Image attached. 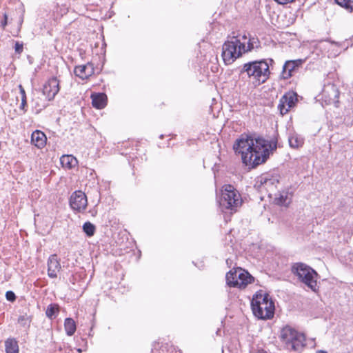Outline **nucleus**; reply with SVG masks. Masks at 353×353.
Listing matches in <instances>:
<instances>
[{"mask_svg": "<svg viewBox=\"0 0 353 353\" xmlns=\"http://www.w3.org/2000/svg\"><path fill=\"white\" fill-rule=\"evenodd\" d=\"M336 3L349 12L353 11V0H334Z\"/></svg>", "mask_w": 353, "mask_h": 353, "instance_id": "27", "label": "nucleus"}, {"mask_svg": "<svg viewBox=\"0 0 353 353\" xmlns=\"http://www.w3.org/2000/svg\"><path fill=\"white\" fill-rule=\"evenodd\" d=\"M304 61L305 60L301 59L286 61L283 65L280 79L288 80L291 78L301 68Z\"/></svg>", "mask_w": 353, "mask_h": 353, "instance_id": "12", "label": "nucleus"}, {"mask_svg": "<svg viewBox=\"0 0 353 353\" xmlns=\"http://www.w3.org/2000/svg\"><path fill=\"white\" fill-rule=\"evenodd\" d=\"M164 348H166V347H163L161 348V350L159 351V353H161V352L164 353V352H165Z\"/></svg>", "mask_w": 353, "mask_h": 353, "instance_id": "39", "label": "nucleus"}, {"mask_svg": "<svg viewBox=\"0 0 353 353\" xmlns=\"http://www.w3.org/2000/svg\"><path fill=\"white\" fill-rule=\"evenodd\" d=\"M315 353H327L326 351L324 350H318Z\"/></svg>", "mask_w": 353, "mask_h": 353, "instance_id": "38", "label": "nucleus"}, {"mask_svg": "<svg viewBox=\"0 0 353 353\" xmlns=\"http://www.w3.org/2000/svg\"><path fill=\"white\" fill-rule=\"evenodd\" d=\"M82 230L88 237H92L96 232V226L90 221H87L83 223Z\"/></svg>", "mask_w": 353, "mask_h": 353, "instance_id": "25", "label": "nucleus"}, {"mask_svg": "<svg viewBox=\"0 0 353 353\" xmlns=\"http://www.w3.org/2000/svg\"><path fill=\"white\" fill-rule=\"evenodd\" d=\"M89 213H90L92 216H95L97 214V210L94 208L89 210Z\"/></svg>", "mask_w": 353, "mask_h": 353, "instance_id": "36", "label": "nucleus"}, {"mask_svg": "<svg viewBox=\"0 0 353 353\" xmlns=\"http://www.w3.org/2000/svg\"><path fill=\"white\" fill-rule=\"evenodd\" d=\"M259 46V41L257 38H250L247 46L244 43V50H243V53L250 52L254 48H257Z\"/></svg>", "mask_w": 353, "mask_h": 353, "instance_id": "26", "label": "nucleus"}, {"mask_svg": "<svg viewBox=\"0 0 353 353\" xmlns=\"http://www.w3.org/2000/svg\"><path fill=\"white\" fill-rule=\"evenodd\" d=\"M92 106L97 109H102L107 105V96L105 93L99 92L91 96Z\"/></svg>", "mask_w": 353, "mask_h": 353, "instance_id": "17", "label": "nucleus"}, {"mask_svg": "<svg viewBox=\"0 0 353 353\" xmlns=\"http://www.w3.org/2000/svg\"><path fill=\"white\" fill-rule=\"evenodd\" d=\"M280 179L281 176L278 173H265L257 178L255 187L260 192L266 191L270 194L272 192L276 189Z\"/></svg>", "mask_w": 353, "mask_h": 353, "instance_id": "9", "label": "nucleus"}, {"mask_svg": "<svg viewBox=\"0 0 353 353\" xmlns=\"http://www.w3.org/2000/svg\"><path fill=\"white\" fill-rule=\"evenodd\" d=\"M265 59L267 60V63L269 65L270 70H273V64H274V61L271 58Z\"/></svg>", "mask_w": 353, "mask_h": 353, "instance_id": "34", "label": "nucleus"}, {"mask_svg": "<svg viewBox=\"0 0 353 353\" xmlns=\"http://www.w3.org/2000/svg\"><path fill=\"white\" fill-rule=\"evenodd\" d=\"M60 161L63 167L69 169L74 168L77 163V159L72 155H63Z\"/></svg>", "mask_w": 353, "mask_h": 353, "instance_id": "20", "label": "nucleus"}, {"mask_svg": "<svg viewBox=\"0 0 353 353\" xmlns=\"http://www.w3.org/2000/svg\"><path fill=\"white\" fill-rule=\"evenodd\" d=\"M244 72H246L250 78H252L259 84L265 83L270 74L269 65L265 59L245 63L241 70V74Z\"/></svg>", "mask_w": 353, "mask_h": 353, "instance_id": "5", "label": "nucleus"}, {"mask_svg": "<svg viewBox=\"0 0 353 353\" xmlns=\"http://www.w3.org/2000/svg\"><path fill=\"white\" fill-rule=\"evenodd\" d=\"M244 42L238 36H233L225 41L222 46L221 57L225 65H230L243 54Z\"/></svg>", "mask_w": 353, "mask_h": 353, "instance_id": "7", "label": "nucleus"}, {"mask_svg": "<svg viewBox=\"0 0 353 353\" xmlns=\"http://www.w3.org/2000/svg\"><path fill=\"white\" fill-rule=\"evenodd\" d=\"M27 106H28L27 99H21V103L19 107L20 110H23V112H26L27 111Z\"/></svg>", "mask_w": 353, "mask_h": 353, "instance_id": "30", "label": "nucleus"}, {"mask_svg": "<svg viewBox=\"0 0 353 353\" xmlns=\"http://www.w3.org/2000/svg\"><path fill=\"white\" fill-rule=\"evenodd\" d=\"M254 315L259 319L267 320L274 317V302L269 294L257 292L251 301Z\"/></svg>", "mask_w": 353, "mask_h": 353, "instance_id": "2", "label": "nucleus"}, {"mask_svg": "<svg viewBox=\"0 0 353 353\" xmlns=\"http://www.w3.org/2000/svg\"><path fill=\"white\" fill-rule=\"evenodd\" d=\"M242 203L240 193L233 185L225 184L222 187L219 204L223 212H227V210H230V214L236 212Z\"/></svg>", "mask_w": 353, "mask_h": 353, "instance_id": "4", "label": "nucleus"}, {"mask_svg": "<svg viewBox=\"0 0 353 353\" xmlns=\"http://www.w3.org/2000/svg\"><path fill=\"white\" fill-rule=\"evenodd\" d=\"M281 339L290 350L301 352L306 345L305 334L297 332L289 325H286L281 330Z\"/></svg>", "mask_w": 353, "mask_h": 353, "instance_id": "6", "label": "nucleus"}, {"mask_svg": "<svg viewBox=\"0 0 353 353\" xmlns=\"http://www.w3.org/2000/svg\"><path fill=\"white\" fill-rule=\"evenodd\" d=\"M60 311V307L57 303L50 304L46 310V316L50 320L57 318Z\"/></svg>", "mask_w": 353, "mask_h": 353, "instance_id": "23", "label": "nucleus"}, {"mask_svg": "<svg viewBox=\"0 0 353 353\" xmlns=\"http://www.w3.org/2000/svg\"><path fill=\"white\" fill-rule=\"evenodd\" d=\"M6 353H19L18 342L14 338H8L5 341Z\"/></svg>", "mask_w": 353, "mask_h": 353, "instance_id": "18", "label": "nucleus"}, {"mask_svg": "<svg viewBox=\"0 0 353 353\" xmlns=\"http://www.w3.org/2000/svg\"><path fill=\"white\" fill-rule=\"evenodd\" d=\"M291 272L300 282L305 284L312 292L315 293L319 292L317 279L320 276L312 267L302 262L294 263L292 265Z\"/></svg>", "mask_w": 353, "mask_h": 353, "instance_id": "3", "label": "nucleus"}, {"mask_svg": "<svg viewBox=\"0 0 353 353\" xmlns=\"http://www.w3.org/2000/svg\"><path fill=\"white\" fill-rule=\"evenodd\" d=\"M70 208L77 212H83L88 205L85 194L81 190L74 191L69 199Z\"/></svg>", "mask_w": 353, "mask_h": 353, "instance_id": "11", "label": "nucleus"}, {"mask_svg": "<svg viewBox=\"0 0 353 353\" xmlns=\"http://www.w3.org/2000/svg\"><path fill=\"white\" fill-rule=\"evenodd\" d=\"M276 148L277 140L268 141L255 134L245 137L242 134L233 145L235 152L241 154L242 162L250 168L265 163Z\"/></svg>", "mask_w": 353, "mask_h": 353, "instance_id": "1", "label": "nucleus"}, {"mask_svg": "<svg viewBox=\"0 0 353 353\" xmlns=\"http://www.w3.org/2000/svg\"><path fill=\"white\" fill-rule=\"evenodd\" d=\"M60 90L59 81L56 77H52L44 84L43 94L48 101L52 100Z\"/></svg>", "mask_w": 353, "mask_h": 353, "instance_id": "13", "label": "nucleus"}, {"mask_svg": "<svg viewBox=\"0 0 353 353\" xmlns=\"http://www.w3.org/2000/svg\"><path fill=\"white\" fill-rule=\"evenodd\" d=\"M276 2H277L279 4H287L289 3H292L295 1L296 0H274Z\"/></svg>", "mask_w": 353, "mask_h": 353, "instance_id": "35", "label": "nucleus"}, {"mask_svg": "<svg viewBox=\"0 0 353 353\" xmlns=\"http://www.w3.org/2000/svg\"><path fill=\"white\" fill-rule=\"evenodd\" d=\"M298 97L296 92L291 91L285 93L281 97L277 108L282 116L286 114L291 109L296 105L299 101Z\"/></svg>", "mask_w": 353, "mask_h": 353, "instance_id": "10", "label": "nucleus"}, {"mask_svg": "<svg viewBox=\"0 0 353 353\" xmlns=\"http://www.w3.org/2000/svg\"><path fill=\"white\" fill-rule=\"evenodd\" d=\"M8 15L6 13H4L3 14V19L1 22V28L4 30L6 27V26L8 25Z\"/></svg>", "mask_w": 353, "mask_h": 353, "instance_id": "31", "label": "nucleus"}, {"mask_svg": "<svg viewBox=\"0 0 353 353\" xmlns=\"http://www.w3.org/2000/svg\"><path fill=\"white\" fill-rule=\"evenodd\" d=\"M243 39L245 40L247 39V36L245 34H244L243 37H242Z\"/></svg>", "mask_w": 353, "mask_h": 353, "instance_id": "41", "label": "nucleus"}, {"mask_svg": "<svg viewBox=\"0 0 353 353\" xmlns=\"http://www.w3.org/2000/svg\"><path fill=\"white\" fill-rule=\"evenodd\" d=\"M23 50V43H20L19 41L15 42L14 45V50L17 54H21Z\"/></svg>", "mask_w": 353, "mask_h": 353, "instance_id": "29", "label": "nucleus"}, {"mask_svg": "<svg viewBox=\"0 0 353 353\" xmlns=\"http://www.w3.org/2000/svg\"><path fill=\"white\" fill-rule=\"evenodd\" d=\"M64 329L68 336H72L77 330L76 323L72 318H66L64 321Z\"/></svg>", "mask_w": 353, "mask_h": 353, "instance_id": "22", "label": "nucleus"}, {"mask_svg": "<svg viewBox=\"0 0 353 353\" xmlns=\"http://www.w3.org/2000/svg\"><path fill=\"white\" fill-rule=\"evenodd\" d=\"M19 92H20V94H21V99H27L25 89L22 86V85H21V84L19 85Z\"/></svg>", "mask_w": 353, "mask_h": 353, "instance_id": "33", "label": "nucleus"}, {"mask_svg": "<svg viewBox=\"0 0 353 353\" xmlns=\"http://www.w3.org/2000/svg\"><path fill=\"white\" fill-rule=\"evenodd\" d=\"M61 266L57 259V254H52L48 261V275L50 278L57 277V272L60 271Z\"/></svg>", "mask_w": 353, "mask_h": 353, "instance_id": "15", "label": "nucleus"}, {"mask_svg": "<svg viewBox=\"0 0 353 353\" xmlns=\"http://www.w3.org/2000/svg\"><path fill=\"white\" fill-rule=\"evenodd\" d=\"M288 142L292 148H299L303 145L304 140L296 133H293L289 136Z\"/></svg>", "mask_w": 353, "mask_h": 353, "instance_id": "19", "label": "nucleus"}, {"mask_svg": "<svg viewBox=\"0 0 353 353\" xmlns=\"http://www.w3.org/2000/svg\"><path fill=\"white\" fill-rule=\"evenodd\" d=\"M288 192H283L279 193V196L274 199L275 204L278 205L288 206L291 203V198L288 197Z\"/></svg>", "mask_w": 353, "mask_h": 353, "instance_id": "24", "label": "nucleus"}, {"mask_svg": "<svg viewBox=\"0 0 353 353\" xmlns=\"http://www.w3.org/2000/svg\"><path fill=\"white\" fill-rule=\"evenodd\" d=\"M83 52H80V55L82 56L83 55Z\"/></svg>", "mask_w": 353, "mask_h": 353, "instance_id": "43", "label": "nucleus"}, {"mask_svg": "<svg viewBox=\"0 0 353 353\" xmlns=\"http://www.w3.org/2000/svg\"><path fill=\"white\" fill-rule=\"evenodd\" d=\"M171 352H172L174 350H175L174 347L172 346H170Z\"/></svg>", "mask_w": 353, "mask_h": 353, "instance_id": "40", "label": "nucleus"}, {"mask_svg": "<svg viewBox=\"0 0 353 353\" xmlns=\"http://www.w3.org/2000/svg\"><path fill=\"white\" fill-rule=\"evenodd\" d=\"M6 298L8 301L14 302L15 301L17 296L14 292L9 290L6 292Z\"/></svg>", "mask_w": 353, "mask_h": 353, "instance_id": "28", "label": "nucleus"}, {"mask_svg": "<svg viewBox=\"0 0 353 353\" xmlns=\"http://www.w3.org/2000/svg\"><path fill=\"white\" fill-rule=\"evenodd\" d=\"M330 89L334 94V99H338L339 96V91L338 89L334 85H331Z\"/></svg>", "mask_w": 353, "mask_h": 353, "instance_id": "32", "label": "nucleus"}, {"mask_svg": "<svg viewBox=\"0 0 353 353\" xmlns=\"http://www.w3.org/2000/svg\"><path fill=\"white\" fill-rule=\"evenodd\" d=\"M32 316L28 315L27 313L19 315L17 319V323L21 327L26 329L28 331L30 327V324L32 321Z\"/></svg>", "mask_w": 353, "mask_h": 353, "instance_id": "21", "label": "nucleus"}, {"mask_svg": "<svg viewBox=\"0 0 353 353\" xmlns=\"http://www.w3.org/2000/svg\"><path fill=\"white\" fill-rule=\"evenodd\" d=\"M176 353H182L181 350L175 351Z\"/></svg>", "mask_w": 353, "mask_h": 353, "instance_id": "42", "label": "nucleus"}, {"mask_svg": "<svg viewBox=\"0 0 353 353\" xmlns=\"http://www.w3.org/2000/svg\"><path fill=\"white\" fill-rule=\"evenodd\" d=\"M226 283L232 288H245L248 284L254 281V278L246 270L238 268L230 270L225 276Z\"/></svg>", "mask_w": 353, "mask_h": 353, "instance_id": "8", "label": "nucleus"}, {"mask_svg": "<svg viewBox=\"0 0 353 353\" xmlns=\"http://www.w3.org/2000/svg\"><path fill=\"white\" fill-rule=\"evenodd\" d=\"M47 138L46 134L41 130H35L32 133L31 142L38 148H43L46 145Z\"/></svg>", "mask_w": 353, "mask_h": 353, "instance_id": "16", "label": "nucleus"}, {"mask_svg": "<svg viewBox=\"0 0 353 353\" xmlns=\"http://www.w3.org/2000/svg\"><path fill=\"white\" fill-rule=\"evenodd\" d=\"M74 72L80 79H87L94 73V65L91 62H88L85 65L76 66Z\"/></svg>", "mask_w": 353, "mask_h": 353, "instance_id": "14", "label": "nucleus"}, {"mask_svg": "<svg viewBox=\"0 0 353 353\" xmlns=\"http://www.w3.org/2000/svg\"><path fill=\"white\" fill-rule=\"evenodd\" d=\"M23 21V14L21 15V19L19 20V24L21 26L22 23Z\"/></svg>", "mask_w": 353, "mask_h": 353, "instance_id": "37", "label": "nucleus"}]
</instances>
